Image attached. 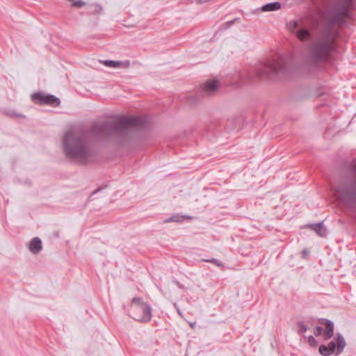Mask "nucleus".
Listing matches in <instances>:
<instances>
[{
    "label": "nucleus",
    "instance_id": "obj_4",
    "mask_svg": "<svg viewBox=\"0 0 356 356\" xmlns=\"http://www.w3.org/2000/svg\"><path fill=\"white\" fill-rule=\"evenodd\" d=\"M129 316L134 320L140 322H147L152 318V309L147 303L139 298L132 299L129 310Z\"/></svg>",
    "mask_w": 356,
    "mask_h": 356
},
{
    "label": "nucleus",
    "instance_id": "obj_26",
    "mask_svg": "<svg viewBox=\"0 0 356 356\" xmlns=\"http://www.w3.org/2000/svg\"><path fill=\"white\" fill-rule=\"evenodd\" d=\"M97 191H99V189H97V191H94L92 193V195H94L95 193H96Z\"/></svg>",
    "mask_w": 356,
    "mask_h": 356
},
{
    "label": "nucleus",
    "instance_id": "obj_15",
    "mask_svg": "<svg viewBox=\"0 0 356 356\" xmlns=\"http://www.w3.org/2000/svg\"><path fill=\"white\" fill-rule=\"evenodd\" d=\"M90 8L89 13L92 15L99 14L102 10V7L99 4H91Z\"/></svg>",
    "mask_w": 356,
    "mask_h": 356
},
{
    "label": "nucleus",
    "instance_id": "obj_9",
    "mask_svg": "<svg viewBox=\"0 0 356 356\" xmlns=\"http://www.w3.org/2000/svg\"><path fill=\"white\" fill-rule=\"evenodd\" d=\"M218 86L219 83L218 81H208L204 84L203 89L207 94L210 95L214 91H216Z\"/></svg>",
    "mask_w": 356,
    "mask_h": 356
},
{
    "label": "nucleus",
    "instance_id": "obj_24",
    "mask_svg": "<svg viewBox=\"0 0 356 356\" xmlns=\"http://www.w3.org/2000/svg\"><path fill=\"white\" fill-rule=\"evenodd\" d=\"M174 306H175V307H176V308H177V311L178 314H180V315H181V312H180L179 309L177 307V304H176V303H175V304H174Z\"/></svg>",
    "mask_w": 356,
    "mask_h": 356
},
{
    "label": "nucleus",
    "instance_id": "obj_19",
    "mask_svg": "<svg viewBox=\"0 0 356 356\" xmlns=\"http://www.w3.org/2000/svg\"><path fill=\"white\" fill-rule=\"evenodd\" d=\"M323 330V327H321L320 326H316L314 330V333L316 336H318L322 334Z\"/></svg>",
    "mask_w": 356,
    "mask_h": 356
},
{
    "label": "nucleus",
    "instance_id": "obj_25",
    "mask_svg": "<svg viewBox=\"0 0 356 356\" xmlns=\"http://www.w3.org/2000/svg\"><path fill=\"white\" fill-rule=\"evenodd\" d=\"M190 325H191V327H194V326H195V323H191L190 324Z\"/></svg>",
    "mask_w": 356,
    "mask_h": 356
},
{
    "label": "nucleus",
    "instance_id": "obj_16",
    "mask_svg": "<svg viewBox=\"0 0 356 356\" xmlns=\"http://www.w3.org/2000/svg\"><path fill=\"white\" fill-rule=\"evenodd\" d=\"M182 216H173L164 220V222H180L182 220Z\"/></svg>",
    "mask_w": 356,
    "mask_h": 356
},
{
    "label": "nucleus",
    "instance_id": "obj_11",
    "mask_svg": "<svg viewBox=\"0 0 356 356\" xmlns=\"http://www.w3.org/2000/svg\"><path fill=\"white\" fill-rule=\"evenodd\" d=\"M297 38L301 41H307L312 39L311 33L306 29H302L296 31Z\"/></svg>",
    "mask_w": 356,
    "mask_h": 356
},
{
    "label": "nucleus",
    "instance_id": "obj_18",
    "mask_svg": "<svg viewBox=\"0 0 356 356\" xmlns=\"http://www.w3.org/2000/svg\"><path fill=\"white\" fill-rule=\"evenodd\" d=\"M298 26V24L296 21H293L291 22H290V24H289V29L292 31L293 32L294 31V29H296Z\"/></svg>",
    "mask_w": 356,
    "mask_h": 356
},
{
    "label": "nucleus",
    "instance_id": "obj_2",
    "mask_svg": "<svg viewBox=\"0 0 356 356\" xmlns=\"http://www.w3.org/2000/svg\"><path fill=\"white\" fill-rule=\"evenodd\" d=\"M63 149L67 159L80 165L92 162L97 154L96 149L86 134L71 131L63 135Z\"/></svg>",
    "mask_w": 356,
    "mask_h": 356
},
{
    "label": "nucleus",
    "instance_id": "obj_12",
    "mask_svg": "<svg viewBox=\"0 0 356 356\" xmlns=\"http://www.w3.org/2000/svg\"><path fill=\"white\" fill-rule=\"evenodd\" d=\"M281 8V3L278 1L272 2L264 5L261 10L264 12L275 11Z\"/></svg>",
    "mask_w": 356,
    "mask_h": 356
},
{
    "label": "nucleus",
    "instance_id": "obj_7",
    "mask_svg": "<svg viewBox=\"0 0 356 356\" xmlns=\"http://www.w3.org/2000/svg\"><path fill=\"white\" fill-rule=\"evenodd\" d=\"M42 248L40 238L34 237L29 243V249L34 254H38Z\"/></svg>",
    "mask_w": 356,
    "mask_h": 356
},
{
    "label": "nucleus",
    "instance_id": "obj_5",
    "mask_svg": "<svg viewBox=\"0 0 356 356\" xmlns=\"http://www.w3.org/2000/svg\"><path fill=\"white\" fill-rule=\"evenodd\" d=\"M335 340V341H330L327 346L321 345L319 346L320 353L323 356H330L335 351L337 355L341 353L346 346V341L340 334L336 335Z\"/></svg>",
    "mask_w": 356,
    "mask_h": 356
},
{
    "label": "nucleus",
    "instance_id": "obj_6",
    "mask_svg": "<svg viewBox=\"0 0 356 356\" xmlns=\"http://www.w3.org/2000/svg\"><path fill=\"white\" fill-rule=\"evenodd\" d=\"M102 63L105 66L109 67H113V68H118V67L128 68L130 66L129 60L118 61V60H104Z\"/></svg>",
    "mask_w": 356,
    "mask_h": 356
},
{
    "label": "nucleus",
    "instance_id": "obj_13",
    "mask_svg": "<svg viewBox=\"0 0 356 356\" xmlns=\"http://www.w3.org/2000/svg\"><path fill=\"white\" fill-rule=\"evenodd\" d=\"M43 104L57 106L60 104V100L56 96L52 95H45Z\"/></svg>",
    "mask_w": 356,
    "mask_h": 356
},
{
    "label": "nucleus",
    "instance_id": "obj_1",
    "mask_svg": "<svg viewBox=\"0 0 356 356\" xmlns=\"http://www.w3.org/2000/svg\"><path fill=\"white\" fill-rule=\"evenodd\" d=\"M141 124V120L138 118H121L115 121L95 122L92 126L90 132L98 138L113 137L118 144L125 146L134 139V128Z\"/></svg>",
    "mask_w": 356,
    "mask_h": 356
},
{
    "label": "nucleus",
    "instance_id": "obj_23",
    "mask_svg": "<svg viewBox=\"0 0 356 356\" xmlns=\"http://www.w3.org/2000/svg\"><path fill=\"white\" fill-rule=\"evenodd\" d=\"M351 169H352L353 172L355 174V175L356 177V163L353 164L352 165Z\"/></svg>",
    "mask_w": 356,
    "mask_h": 356
},
{
    "label": "nucleus",
    "instance_id": "obj_3",
    "mask_svg": "<svg viewBox=\"0 0 356 356\" xmlns=\"http://www.w3.org/2000/svg\"><path fill=\"white\" fill-rule=\"evenodd\" d=\"M287 64L284 57L278 59L268 58L260 62L254 69V72L248 75L252 79L255 76L271 78L276 75L284 74L286 71Z\"/></svg>",
    "mask_w": 356,
    "mask_h": 356
},
{
    "label": "nucleus",
    "instance_id": "obj_14",
    "mask_svg": "<svg viewBox=\"0 0 356 356\" xmlns=\"http://www.w3.org/2000/svg\"><path fill=\"white\" fill-rule=\"evenodd\" d=\"M45 94L42 92H36L31 95L33 102L38 104H43L44 101Z\"/></svg>",
    "mask_w": 356,
    "mask_h": 356
},
{
    "label": "nucleus",
    "instance_id": "obj_22",
    "mask_svg": "<svg viewBox=\"0 0 356 356\" xmlns=\"http://www.w3.org/2000/svg\"><path fill=\"white\" fill-rule=\"evenodd\" d=\"M234 22V20H231V21L227 22L225 23L226 27H229L231 25L233 24Z\"/></svg>",
    "mask_w": 356,
    "mask_h": 356
},
{
    "label": "nucleus",
    "instance_id": "obj_10",
    "mask_svg": "<svg viewBox=\"0 0 356 356\" xmlns=\"http://www.w3.org/2000/svg\"><path fill=\"white\" fill-rule=\"evenodd\" d=\"M322 323H324L326 326V331L325 332V338L330 339L333 335L334 324L331 321L327 319H322Z\"/></svg>",
    "mask_w": 356,
    "mask_h": 356
},
{
    "label": "nucleus",
    "instance_id": "obj_21",
    "mask_svg": "<svg viewBox=\"0 0 356 356\" xmlns=\"http://www.w3.org/2000/svg\"><path fill=\"white\" fill-rule=\"evenodd\" d=\"M308 340H309V343H310L312 346H314V345H316V339H315V338H314V337L310 336V337H309V339H308Z\"/></svg>",
    "mask_w": 356,
    "mask_h": 356
},
{
    "label": "nucleus",
    "instance_id": "obj_20",
    "mask_svg": "<svg viewBox=\"0 0 356 356\" xmlns=\"http://www.w3.org/2000/svg\"><path fill=\"white\" fill-rule=\"evenodd\" d=\"M300 328L301 332H305L307 330V326L302 323L300 324Z\"/></svg>",
    "mask_w": 356,
    "mask_h": 356
},
{
    "label": "nucleus",
    "instance_id": "obj_17",
    "mask_svg": "<svg viewBox=\"0 0 356 356\" xmlns=\"http://www.w3.org/2000/svg\"><path fill=\"white\" fill-rule=\"evenodd\" d=\"M204 261H207V262L213 263L215 265H216L217 266H224L221 261H220L219 260L214 259V258L211 259H204Z\"/></svg>",
    "mask_w": 356,
    "mask_h": 356
},
{
    "label": "nucleus",
    "instance_id": "obj_8",
    "mask_svg": "<svg viewBox=\"0 0 356 356\" xmlns=\"http://www.w3.org/2000/svg\"><path fill=\"white\" fill-rule=\"evenodd\" d=\"M309 227L315 231L317 234L321 237H324L327 234L326 227L323 225V222L309 225Z\"/></svg>",
    "mask_w": 356,
    "mask_h": 356
}]
</instances>
